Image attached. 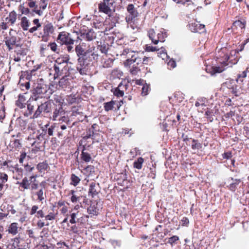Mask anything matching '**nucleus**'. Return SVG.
Here are the masks:
<instances>
[{
    "label": "nucleus",
    "mask_w": 249,
    "mask_h": 249,
    "mask_svg": "<svg viewBox=\"0 0 249 249\" xmlns=\"http://www.w3.org/2000/svg\"><path fill=\"white\" fill-rule=\"evenodd\" d=\"M31 194L33 196H36L37 200L39 201H42L45 199V195L44 192L43 187L40 188L37 191L31 192Z\"/></svg>",
    "instance_id": "nucleus-25"
},
{
    "label": "nucleus",
    "mask_w": 249,
    "mask_h": 249,
    "mask_svg": "<svg viewBox=\"0 0 249 249\" xmlns=\"http://www.w3.org/2000/svg\"><path fill=\"white\" fill-rule=\"evenodd\" d=\"M147 35L152 42L154 44H157L159 42H163L167 37V32L163 29H161L157 33L153 29H150L148 31Z\"/></svg>",
    "instance_id": "nucleus-3"
},
{
    "label": "nucleus",
    "mask_w": 249,
    "mask_h": 249,
    "mask_svg": "<svg viewBox=\"0 0 249 249\" xmlns=\"http://www.w3.org/2000/svg\"><path fill=\"white\" fill-rule=\"evenodd\" d=\"M8 180V176L5 173L0 174V190H1L3 187L4 183H6Z\"/></svg>",
    "instance_id": "nucleus-38"
},
{
    "label": "nucleus",
    "mask_w": 249,
    "mask_h": 249,
    "mask_svg": "<svg viewBox=\"0 0 249 249\" xmlns=\"http://www.w3.org/2000/svg\"><path fill=\"white\" fill-rule=\"evenodd\" d=\"M55 128L54 125H51L49 124H46L41 127H40L39 130L41 133L42 132L43 136L45 138V136L47 135L48 136H52L53 135L54 130Z\"/></svg>",
    "instance_id": "nucleus-14"
},
{
    "label": "nucleus",
    "mask_w": 249,
    "mask_h": 249,
    "mask_svg": "<svg viewBox=\"0 0 249 249\" xmlns=\"http://www.w3.org/2000/svg\"><path fill=\"white\" fill-rule=\"evenodd\" d=\"M144 162V159L142 157H139L133 163V167L137 169H141L142 167V164Z\"/></svg>",
    "instance_id": "nucleus-36"
},
{
    "label": "nucleus",
    "mask_w": 249,
    "mask_h": 249,
    "mask_svg": "<svg viewBox=\"0 0 249 249\" xmlns=\"http://www.w3.org/2000/svg\"><path fill=\"white\" fill-rule=\"evenodd\" d=\"M22 147V144L19 140L13 139L10 141L8 146V149L10 151H18Z\"/></svg>",
    "instance_id": "nucleus-19"
},
{
    "label": "nucleus",
    "mask_w": 249,
    "mask_h": 249,
    "mask_svg": "<svg viewBox=\"0 0 249 249\" xmlns=\"http://www.w3.org/2000/svg\"><path fill=\"white\" fill-rule=\"evenodd\" d=\"M119 18L117 16H114L113 15L109 14L108 15V18H107L106 22H108L111 24V26L115 25V24L118 22Z\"/></svg>",
    "instance_id": "nucleus-32"
},
{
    "label": "nucleus",
    "mask_w": 249,
    "mask_h": 249,
    "mask_svg": "<svg viewBox=\"0 0 249 249\" xmlns=\"http://www.w3.org/2000/svg\"><path fill=\"white\" fill-rule=\"evenodd\" d=\"M181 223L182 226H188L189 223V219L186 217H183L181 220Z\"/></svg>",
    "instance_id": "nucleus-62"
},
{
    "label": "nucleus",
    "mask_w": 249,
    "mask_h": 249,
    "mask_svg": "<svg viewBox=\"0 0 249 249\" xmlns=\"http://www.w3.org/2000/svg\"><path fill=\"white\" fill-rule=\"evenodd\" d=\"M28 50L26 48H22L18 45L15 50L17 55L24 56L27 54Z\"/></svg>",
    "instance_id": "nucleus-37"
},
{
    "label": "nucleus",
    "mask_w": 249,
    "mask_h": 249,
    "mask_svg": "<svg viewBox=\"0 0 249 249\" xmlns=\"http://www.w3.org/2000/svg\"><path fill=\"white\" fill-rule=\"evenodd\" d=\"M231 180H232V182L230 183L228 187L231 191L234 192L237 188V186L239 184L241 181L240 179H233V178H231Z\"/></svg>",
    "instance_id": "nucleus-30"
},
{
    "label": "nucleus",
    "mask_w": 249,
    "mask_h": 249,
    "mask_svg": "<svg viewBox=\"0 0 249 249\" xmlns=\"http://www.w3.org/2000/svg\"><path fill=\"white\" fill-rule=\"evenodd\" d=\"M114 60L110 58L103 57L102 60L103 67L105 68H109L112 67L113 65Z\"/></svg>",
    "instance_id": "nucleus-27"
},
{
    "label": "nucleus",
    "mask_w": 249,
    "mask_h": 249,
    "mask_svg": "<svg viewBox=\"0 0 249 249\" xmlns=\"http://www.w3.org/2000/svg\"><path fill=\"white\" fill-rule=\"evenodd\" d=\"M57 41L62 45H73L74 40L70 36V34L66 32H62L59 33Z\"/></svg>",
    "instance_id": "nucleus-9"
},
{
    "label": "nucleus",
    "mask_w": 249,
    "mask_h": 249,
    "mask_svg": "<svg viewBox=\"0 0 249 249\" xmlns=\"http://www.w3.org/2000/svg\"><path fill=\"white\" fill-rule=\"evenodd\" d=\"M219 53L218 61L224 66H228L229 67H231L238 61L237 56H236V51H232L230 55L227 52V50L224 49L219 52Z\"/></svg>",
    "instance_id": "nucleus-2"
},
{
    "label": "nucleus",
    "mask_w": 249,
    "mask_h": 249,
    "mask_svg": "<svg viewBox=\"0 0 249 249\" xmlns=\"http://www.w3.org/2000/svg\"><path fill=\"white\" fill-rule=\"evenodd\" d=\"M78 100L77 92L75 94H71L68 95L66 98V100L69 105H72L73 104H77Z\"/></svg>",
    "instance_id": "nucleus-31"
},
{
    "label": "nucleus",
    "mask_w": 249,
    "mask_h": 249,
    "mask_svg": "<svg viewBox=\"0 0 249 249\" xmlns=\"http://www.w3.org/2000/svg\"><path fill=\"white\" fill-rule=\"evenodd\" d=\"M187 27L188 29L193 33L202 34L206 31L205 26L197 21H190L187 25Z\"/></svg>",
    "instance_id": "nucleus-7"
},
{
    "label": "nucleus",
    "mask_w": 249,
    "mask_h": 249,
    "mask_svg": "<svg viewBox=\"0 0 249 249\" xmlns=\"http://www.w3.org/2000/svg\"><path fill=\"white\" fill-rule=\"evenodd\" d=\"M98 49L102 53L107 54V53L109 48L107 44H106L105 43L103 44L101 43L100 45L98 46Z\"/></svg>",
    "instance_id": "nucleus-43"
},
{
    "label": "nucleus",
    "mask_w": 249,
    "mask_h": 249,
    "mask_svg": "<svg viewBox=\"0 0 249 249\" xmlns=\"http://www.w3.org/2000/svg\"><path fill=\"white\" fill-rule=\"evenodd\" d=\"M37 101L36 98L30 96L26 105H27V110L23 113L25 117L32 118L31 117L35 111V108L37 106Z\"/></svg>",
    "instance_id": "nucleus-6"
},
{
    "label": "nucleus",
    "mask_w": 249,
    "mask_h": 249,
    "mask_svg": "<svg viewBox=\"0 0 249 249\" xmlns=\"http://www.w3.org/2000/svg\"><path fill=\"white\" fill-rule=\"evenodd\" d=\"M33 138L34 139H37L38 141L41 142L43 140H45L46 138L43 136V134L40 132V131L38 130L35 132L33 135Z\"/></svg>",
    "instance_id": "nucleus-40"
},
{
    "label": "nucleus",
    "mask_w": 249,
    "mask_h": 249,
    "mask_svg": "<svg viewBox=\"0 0 249 249\" xmlns=\"http://www.w3.org/2000/svg\"><path fill=\"white\" fill-rule=\"evenodd\" d=\"M246 77L247 71H243L242 72V73L237 74L236 81L237 82H243L244 81V78H246Z\"/></svg>",
    "instance_id": "nucleus-44"
},
{
    "label": "nucleus",
    "mask_w": 249,
    "mask_h": 249,
    "mask_svg": "<svg viewBox=\"0 0 249 249\" xmlns=\"http://www.w3.org/2000/svg\"><path fill=\"white\" fill-rule=\"evenodd\" d=\"M65 114V112L61 106L55 109L53 112L52 119L53 121H57L60 116Z\"/></svg>",
    "instance_id": "nucleus-22"
},
{
    "label": "nucleus",
    "mask_w": 249,
    "mask_h": 249,
    "mask_svg": "<svg viewBox=\"0 0 249 249\" xmlns=\"http://www.w3.org/2000/svg\"><path fill=\"white\" fill-rule=\"evenodd\" d=\"M19 243V239L18 238L16 237L14 239V243L12 244L7 245V249H17Z\"/></svg>",
    "instance_id": "nucleus-42"
},
{
    "label": "nucleus",
    "mask_w": 249,
    "mask_h": 249,
    "mask_svg": "<svg viewBox=\"0 0 249 249\" xmlns=\"http://www.w3.org/2000/svg\"><path fill=\"white\" fill-rule=\"evenodd\" d=\"M37 109L33 114L32 119H36L39 117L42 113H49L51 111V104L49 101H45L44 103H37Z\"/></svg>",
    "instance_id": "nucleus-5"
},
{
    "label": "nucleus",
    "mask_w": 249,
    "mask_h": 249,
    "mask_svg": "<svg viewBox=\"0 0 249 249\" xmlns=\"http://www.w3.org/2000/svg\"><path fill=\"white\" fill-rule=\"evenodd\" d=\"M96 38V34L92 30L89 31L88 32H83L79 36V40H85L86 42L90 41Z\"/></svg>",
    "instance_id": "nucleus-15"
},
{
    "label": "nucleus",
    "mask_w": 249,
    "mask_h": 249,
    "mask_svg": "<svg viewBox=\"0 0 249 249\" xmlns=\"http://www.w3.org/2000/svg\"><path fill=\"white\" fill-rule=\"evenodd\" d=\"M93 134L94 132L92 131V134L90 133L89 135H86L83 137L82 139L79 142V144L80 146H83V149L81 153V159L85 162H89L91 160V158L90 154L84 151L85 150V146L87 145V143H85V142L87 140L90 139L91 136L93 135Z\"/></svg>",
    "instance_id": "nucleus-8"
},
{
    "label": "nucleus",
    "mask_w": 249,
    "mask_h": 249,
    "mask_svg": "<svg viewBox=\"0 0 249 249\" xmlns=\"http://www.w3.org/2000/svg\"><path fill=\"white\" fill-rule=\"evenodd\" d=\"M7 231L9 233L13 235H16L18 232V223L15 222L11 223L9 226Z\"/></svg>",
    "instance_id": "nucleus-34"
},
{
    "label": "nucleus",
    "mask_w": 249,
    "mask_h": 249,
    "mask_svg": "<svg viewBox=\"0 0 249 249\" xmlns=\"http://www.w3.org/2000/svg\"><path fill=\"white\" fill-rule=\"evenodd\" d=\"M205 115L206 116V118L210 122H213V112L212 110L210 109H207V110L205 111Z\"/></svg>",
    "instance_id": "nucleus-46"
},
{
    "label": "nucleus",
    "mask_w": 249,
    "mask_h": 249,
    "mask_svg": "<svg viewBox=\"0 0 249 249\" xmlns=\"http://www.w3.org/2000/svg\"><path fill=\"white\" fill-rule=\"evenodd\" d=\"M92 47L85 40H80L79 44V54L82 55L79 57L80 65H87L88 62L91 61L90 55H92Z\"/></svg>",
    "instance_id": "nucleus-1"
},
{
    "label": "nucleus",
    "mask_w": 249,
    "mask_h": 249,
    "mask_svg": "<svg viewBox=\"0 0 249 249\" xmlns=\"http://www.w3.org/2000/svg\"><path fill=\"white\" fill-rule=\"evenodd\" d=\"M99 190L98 186L95 182H92L89 186V195L91 196L92 197L98 194Z\"/></svg>",
    "instance_id": "nucleus-26"
},
{
    "label": "nucleus",
    "mask_w": 249,
    "mask_h": 249,
    "mask_svg": "<svg viewBox=\"0 0 249 249\" xmlns=\"http://www.w3.org/2000/svg\"><path fill=\"white\" fill-rule=\"evenodd\" d=\"M71 184L76 186L78 184V177L74 174H72L71 176Z\"/></svg>",
    "instance_id": "nucleus-57"
},
{
    "label": "nucleus",
    "mask_w": 249,
    "mask_h": 249,
    "mask_svg": "<svg viewBox=\"0 0 249 249\" xmlns=\"http://www.w3.org/2000/svg\"><path fill=\"white\" fill-rule=\"evenodd\" d=\"M17 38L15 36H9L6 38L5 45L7 47L9 51H11L13 49L14 46H16L17 47H18V44H17Z\"/></svg>",
    "instance_id": "nucleus-17"
},
{
    "label": "nucleus",
    "mask_w": 249,
    "mask_h": 249,
    "mask_svg": "<svg viewBox=\"0 0 249 249\" xmlns=\"http://www.w3.org/2000/svg\"><path fill=\"white\" fill-rule=\"evenodd\" d=\"M160 50L159 48H158L157 47H153L152 46H146L145 50L147 52H155L159 51Z\"/></svg>",
    "instance_id": "nucleus-60"
},
{
    "label": "nucleus",
    "mask_w": 249,
    "mask_h": 249,
    "mask_svg": "<svg viewBox=\"0 0 249 249\" xmlns=\"http://www.w3.org/2000/svg\"><path fill=\"white\" fill-rule=\"evenodd\" d=\"M152 60H153L152 57H146V56H144L142 57V64L146 65H150L152 63Z\"/></svg>",
    "instance_id": "nucleus-47"
},
{
    "label": "nucleus",
    "mask_w": 249,
    "mask_h": 249,
    "mask_svg": "<svg viewBox=\"0 0 249 249\" xmlns=\"http://www.w3.org/2000/svg\"><path fill=\"white\" fill-rule=\"evenodd\" d=\"M43 35L42 36H46L52 34L53 31L54 29L53 25L51 23H47L43 26Z\"/></svg>",
    "instance_id": "nucleus-24"
},
{
    "label": "nucleus",
    "mask_w": 249,
    "mask_h": 249,
    "mask_svg": "<svg viewBox=\"0 0 249 249\" xmlns=\"http://www.w3.org/2000/svg\"><path fill=\"white\" fill-rule=\"evenodd\" d=\"M31 183L30 180L26 177L24 178L21 182H17V184H18L20 187L23 189V190L29 189Z\"/></svg>",
    "instance_id": "nucleus-33"
},
{
    "label": "nucleus",
    "mask_w": 249,
    "mask_h": 249,
    "mask_svg": "<svg viewBox=\"0 0 249 249\" xmlns=\"http://www.w3.org/2000/svg\"><path fill=\"white\" fill-rule=\"evenodd\" d=\"M225 68L223 67H213L212 68V72L213 73H220L223 71Z\"/></svg>",
    "instance_id": "nucleus-51"
},
{
    "label": "nucleus",
    "mask_w": 249,
    "mask_h": 249,
    "mask_svg": "<svg viewBox=\"0 0 249 249\" xmlns=\"http://www.w3.org/2000/svg\"><path fill=\"white\" fill-rule=\"evenodd\" d=\"M177 3H181L182 4H186L187 6L193 5V3L191 0H173Z\"/></svg>",
    "instance_id": "nucleus-48"
},
{
    "label": "nucleus",
    "mask_w": 249,
    "mask_h": 249,
    "mask_svg": "<svg viewBox=\"0 0 249 249\" xmlns=\"http://www.w3.org/2000/svg\"><path fill=\"white\" fill-rule=\"evenodd\" d=\"M116 104V102L111 100L110 102H106L104 103V107L106 111H109L111 110L114 107V106ZM121 104H117V109H119Z\"/></svg>",
    "instance_id": "nucleus-23"
},
{
    "label": "nucleus",
    "mask_w": 249,
    "mask_h": 249,
    "mask_svg": "<svg viewBox=\"0 0 249 249\" xmlns=\"http://www.w3.org/2000/svg\"><path fill=\"white\" fill-rule=\"evenodd\" d=\"M111 4H107V2H101L98 5V10L100 12L104 13L107 15L111 14V10L110 8Z\"/></svg>",
    "instance_id": "nucleus-20"
},
{
    "label": "nucleus",
    "mask_w": 249,
    "mask_h": 249,
    "mask_svg": "<svg viewBox=\"0 0 249 249\" xmlns=\"http://www.w3.org/2000/svg\"><path fill=\"white\" fill-rule=\"evenodd\" d=\"M126 10L129 15L125 18L126 21L127 22H131L138 17L139 13L133 4H129L126 7Z\"/></svg>",
    "instance_id": "nucleus-10"
},
{
    "label": "nucleus",
    "mask_w": 249,
    "mask_h": 249,
    "mask_svg": "<svg viewBox=\"0 0 249 249\" xmlns=\"http://www.w3.org/2000/svg\"><path fill=\"white\" fill-rule=\"evenodd\" d=\"M48 167L47 163L45 162H41L37 164V168L39 171H42V170H45Z\"/></svg>",
    "instance_id": "nucleus-50"
},
{
    "label": "nucleus",
    "mask_w": 249,
    "mask_h": 249,
    "mask_svg": "<svg viewBox=\"0 0 249 249\" xmlns=\"http://www.w3.org/2000/svg\"><path fill=\"white\" fill-rule=\"evenodd\" d=\"M150 172L148 174V177L152 179H155L156 177V169L154 167L153 168L150 169Z\"/></svg>",
    "instance_id": "nucleus-52"
},
{
    "label": "nucleus",
    "mask_w": 249,
    "mask_h": 249,
    "mask_svg": "<svg viewBox=\"0 0 249 249\" xmlns=\"http://www.w3.org/2000/svg\"><path fill=\"white\" fill-rule=\"evenodd\" d=\"M48 5V2L46 0H41L39 8L42 9V10H44Z\"/></svg>",
    "instance_id": "nucleus-58"
},
{
    "label": "nucleus",
    "mask_w": 249,
    "mask_h": 249,
    "mask_svg": "<svg viewBox=\"0 0 249 249\" xmlns=\"http://www.w3.org/2000/svg\"><path fill=\"white\" fill-rule=\"evenodd\" d=\"M191 147L193 150H199L202 148V144L199 142L197 140L193 139L192 140Z\"/></svg>",
    "instance_id": "nucleus-39"
},
{
    "label": "nucleus",
    "mask_w": 249,
    "mask_h": 249,
    "mask_svg": "<svg viewBox=\"0 0 249 249\" xmlns=\"http://www.w3.org/2000/svg\"><path fill=\"white\" fill-rule=\"evenodd\" d=\"M66 62L61 59L58 58L55 61L53 66L55 71L54 74V78L58 77L61 74L63 68L66 66Z\"/></svg>",
    "instance_id": "nucleus-12"
},
{
    "label": "nucleus",
    "mask_w": 249,
    "mask_h": 249,
    "mask_svg": "<svg viewBox=\"0 0 249 249\" xmlns=\"http://www.w3.org/2000/svg\"><path fill=\"white\" fill-rule=\"evenodd\" d=\"M142 57L140 55L138 52L134 53V54L131 55L130 58L126 60V63L128 64H131L133 63H136L139 65L142 64Z\"/></svg>",
    "instance_id": "nucleus-16"
},
{
    "label": "nucleus",
    "mask_w": 249,
    "mask_h": 249,
    "mask_svg": "<svg viewBox=\"0 0 249 249\" xmlns=\"http://www.w3.org/2000/svg\"><path fill=\"white\" fill-rule=\"evenodd\" d=\"M178 240L179 237L178 236L174 235L169 238L168 242L171 245H173Z\"/></svg>",
    "instance_id": "nucleus-53"
},
{
    "label": "nucleus",
    "mask_w": 249,
    "mask_h": 249,
    "mask_svg": "<svg viewBox=\"0 0 249 249\" xmlns=\"http://www.w3.org/2000/svg\"><path fill=\"white\" fill-rule=\"evenodd\" d=\"M30 22L29 20L26 17H22L21 18L20 26L23 31H27L29 29Z\"/></svg>",
    "instance_id": "nucleus-29"
},
{
    "label": "nucleus",
    "mask_w": 249,
    "mask_h": 249,
    "mask_svg": "<svg viewBox=\"0 0 249 249\" xmlns=\"http://www.w3.org/2000/svg\"><path fill=\"white\" fill-rule=\"evenodd\" d=\"M150 90V85L146 83L143 85V87L142 89V94L143 96L147 95L148 94V92Z\"/></svg>",
    "instance_id": "nucleus-45"
},
{
    "label": "nucleus",
    "mask_w": 249,
    "mask_h": 249,
    "mask_svg": "<svg viewBox=\"0 0 249 249\" xmlns=\"http://www.w3.org/2000/svg\"><path fill=\"white\" fill-rule=\"evenodd\" d=\"M232 23L231 28L233 30H239L242 32L245 30L246 26L247 18L245 17H240L237 18Z\"/></svg>",
    "instance_id": "nucleus-11"
},
{
    "label": "nucleus",
    "mask_w": 249,
    "mask_h": 249,
    "mask_svg": "<svg viewBox=\"0 0 249 249\" xmlns=\"http://www.w3.org/2000/svg\"><path fill=\"white\" fill-rule=\"evenodd\" d=\"M48 46L50 47L52 51L57 52V45L55 42L50 43Z\"/></svg>",
    "instance_id": "nucleus-56"
},
{
    "label": "nucleus",
    "mask_w": 249,
    "mask_h": 249,
    "mask_svg": "<svg viewBox=\"0 0 249 249\" xmlns=\"http://www.w3.org/2000/svg\"><path fill=\"white\" fill-rule=\"evenodd\" d=\"M89 201L85 196H79V203L80 204V206L83 208L89 207Z\"/></svg>",
    "instance_id": "nucleus-35"
},
{
    "label": "nucleus",
    "mask_w": 249,
    "mask_h": 249,
    "mask_svg": "<svg viewBox=\"0 0 249 249\" xmlns=\"http://www.w3.org/2000/svg\"><path fill=\"white\" fill-rule=\"evenodd\" d=\"M232 157V152L228 151L225 152L222 154V157L225 159H230Z\"/></svg>",
    "instance_id": "nucleus-63"
},
{
    "label": "nucleus",
    "mask_w": 249,
    "mask_h": 249,
    "mask_svg": "<svg viewBox=\"0 0 249 249\" xmlns=\"http://www.w3.org/2000/svg\"><path fill=\"white\" fill-rule=\"evenodd\" d=\"M29 189H31V192H35L36 190L39 189L36 180H34L33 182L31 183Z\"/></svg>",
    "instance_id": "nucleus-49"
},
{
    "label": "nucleus",
    "mask_w": 249,
    "mask_h": 249,
    "mask_svg": "<svg viewBox=\"0 0 249 249\" xmlns=\"http://www.w3.org/2000/svg\"><path fill=\"white\" fill-rule=\"evenodd\" d=\"M57 121H59V122H64L65 123H70L69 118H68L67 116H65V114L62 115V116H60L59 118H58Z\"/></svg>",
    "instance_id": "nucleus-59"
},
{
    "label": "nucleus",
    "mask_w": 249,
    "mask_h": 249,
    "mask_svg": "<svg viewBox=\"0 0 249 249\" xmlns=\"http://www.w3.org/2000/svg\"><path fill=\"white\" fill-rule=\"evenodd\" d=\"M124 92L123 91L121 90L119 88H117L115 89L114 91V95L117 97H121L124 96Z\"/></svg>",
    "instance_id": "nucleus-54"
},
{
    "label": "nucleus",
    "mask_w": 249,
    "mask_h": 249,
    "mask_svg": "<svg viewBox=\"0 0 249 249\" xmlns=\"http://www.w3.org/2000/svg\"><path fill=\"white\" fill-rule=\"evenodd\" d=\"M17 14L15 11H13L9 13L8 17L5 18L6 21L7 23H10L11 24H14L17 19Z\"/></svg>",
    "instance_id": "nucleus-28"
},
{
    "label": "nucleus",
    "mask_w": 249,
    "mask_h": 249,
    "mask_svg": "<svg viewBox=\"0 0 249 249\" xmlns=\"http://www.w3.org/2000/svg\"><path fill=\"white\" fill-rule=\"evenodd\" d=\"M140 69L137 66H133L130 70V72L132 75H136Z\"/></svg>",
    "instance_id": "nucleus-55"
},
{
    "label": "nucleus",
    "mask_w": 249,
    "mask_h": 249,
    "mask_svg": "<svg viewBox=\"0 0 249 249\" xmlns=\"http://www.w3.org/2000/svg\"><path fill=\"white\" fill-rule=\"evenodd\" d=\"M20 9L22 14L27 15L29 17H33L34 16L33 12H32V10L30 11V10L28 8L22 6L20 7Z\"/></svg>",
    "instance_id": "nucleus-41"
},
{
    "label": "nucleus",
    "mask_w": 249,
    "mask_h": 249,
    "mask_svg": "<svg viewBox=\"0 0 249 249\" xmlns=\"http://www.w3.org/2000/svg\"><path fill=\"white\" fill-rule=\"evenodd\" d=\"M55 217L54 214L53 213H50L45 216V219L47 220H53L55 219Z\"/></svg>",
    "instance_id": "nucleus-64"
},
{
    "label": "nucleus",
    "mask_w": 249,
    "mask_h": 249,
    "mask_svg": "<svg viewBox=\"0 0 249 249\" xmlns=\"http://www.w3.org/2000/svg\"><path fill=\"white\" fill-rule=\"evenodd\" d=\"M15 104L16 105L20 108H25L27 104L25 96L23 94H19Z\"/></svg>",
    "instance_id": "nucleus-21"
},
{
    "label": "nucleus",
    "mask_w": 249,
    "mask_h": 249,
    "mask_svg": "<svg viewBox=\"0 0 249 249\" xmlns=\"http://www.w3.org/2000/svg\"><path fill=\"white\" fill-rule=\"evenodd\" d=\"M49 89V88L45 84H35L32 90L31 97L36 98V100H38L39 98H42L44 97V95L47 93Z\"/></svg>",
    "instance_id": "nucleus-4"
},
{
    "label": "nucleus",
    "mask_w": 249,
    "mask_h": 249,
    "mask_svg": "<svg viewBox=\"0 0 249 249\" xmlns=\"http://www.w3.org/2000/svg\"><path fill=\"white\" fill-rule=\"evenodd\" d=\"M223 84L228 89H231V93L235 96H238L237 86L233 80H228Z\"/></svg>",
    "instance_id": "nucleus-18"
},
{
    "label": "nucleus",
    "mask_w": 249,
    "mask_h": 249,
    "mask_svg": "<svg viewBox=\"0 0 249 249\" xmlns=\"http://www.w3.org/2000/svg\"><path fill=\"white\" fill-rule=\"evenodd\" d=\"M100 207L96 201L91 202L89 207L87 208V211L90 217L97 215L99 214Z\"/></svg>",
    "instance_id": "nucleus-13"
},
{
    "label": "nucleus",
    "mask_w": 249,
    "mask_h": 249,
    "mask_svg": "<svg viewBox=\"0 0 249 249\" xmlns=\"http://www.w3.org/2000/svg\"><path fill=\"white\" fill-rule=\"evenodd\" d=\"M244 130L245 131V136L249 139V122L246 124L244 126Z\"/></svg>",
    "instance_id": "nucleus-61"
}]
</instances>
